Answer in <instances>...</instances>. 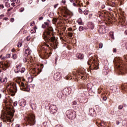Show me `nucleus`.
<instances>
[{"label":"nucleus","instance_id":"nucleus-44","mask_svg":"<svg viewBox=\"0 0 127 127\" xmlns=\"http://www.w3.org/2000/svg\"><path fill=\"white\" fill-rule=\"evenodd\" d=\"M10 21H11V22H13V21H14V18H11Z\"/></svg>","mask_w":127,"mask_h":127},{"label":"nucleus","instance_id":"nucleus-54","mask_svg":"<svg viewBox=\"0 0 127 127\" xmlns=\"http://www.w3.org/2000/svg\"><path fill=\"white\" fill-rule=\"evenodd\" d=\"M3 79L2 78H0V83H3Z\"/></svg>","mask_w":127,"mask_h":127},{"label":"nucleus","instance_id":"nucleus-26","mask_svg":"<svg viewBox=\"0 0 127 127\" xmlns=\"http://www.w3.org/2000/svg\"><path fill=\"white\" fill-rule=\"evenodd\" d=\"M83 13H84V14H85V15H88V14L89 13V12L87 10H85L83 11Z\"/></svg>","mask_w":127,"mask_h":127},{"label":"nucleus","instance_id":"nucleus-9","mask_svg":"<svg viewBox=\"0 0 127 127\" xmlns=\"http://www.w3.org/2000/svg\"><path fill=\"white\" fill-rule=\"evenodd\" d=\"M25 50V55L27 56H28V55H30L31 54V50L29 47H26L24 48Z\"/></svg>","mask_w":127,"mask_h":127},{"label":"nucleus","instance_id":"nucleus-47","mask_svg":"<svg viewBox=\"0 0 127 127\" xmlns=\"http://www.w3.org/2000/svg\"><path fill=\"white\" fill-rule=\"evenodd\" d=\"M72 105H74V106L77 105V102L76 101L72 102Z\"/></svg>","mask_w":127,"mask_h":127},{"label":"nucleus","instance_id":"nucleus-43","mask_svg":"<svg viewBox=\"0 0 127 127\" xmlns=\"http://www.w3.org/2000/svg\"><path fill=\"white\" fill-rule=\"evenodd\" d=\"M2 17H4V14H1L0 15V19H1Z\"/></svg>","mask_w":127,"mask_h":127},{"label":"nucleus","instance_id":"nucleus-29","mask_svg":"<svg viewBox=\"0 0 127 127\" xmlns=\"http://www.w3.org/2000/svg\"><path fill=\"white\" fill-rule=\"evenodd\" d=\"M87 89H91L92 87H91V83H88L87 85Z\"/></svg>","mask_w":127,"mask_h":127},{"label":"nucleus","instance_id":"nucleus-11","mask_svg":"<svg viewBox=\"0 0 127 127\" xmlns=\"http://www.w3.org/2000/svg\"><path fill=\"white\" fill-rule=\"evenodd\" d=\"M52 54V53L50 52L49 53H45L44 55V56L42 57V59H48V58H49L50 57V55Z\"/></svg>","mask_w":127,"mask_h":127},{"label":"nucleus","instance_id":"nucleus-16","mask_svg":"<svg viewBox=\"0 0 127 127\" xmlns=\"http://www.w3.org/2000/svg\"><path fill=\"white\" fill-rule=\"evenodd\" d=\"M89 25H90V28L91 29V30H93L94 29V27H95V26L94 25V23H89Z\"/></svg>","mask_w":127,"mask_h":127},{"label":"nucleus","instance_id":"nucleus-46","mask_svg":"<svg viewBox=\"0 0 127 127\" xmlns=\"http://www.w3.org/2000/svg\"><path fill=\"white\" fill-rule=\"evenodd\" d=\"M120 124H121V122H120V121H116V125L117 126H119V125H120Z\"/></svg>","mask_w":127,"mask_h":127},{"label":"nucleus","instance_id":"nucleus-30","mask_svg":"<svg viewBox=\"0 0 127 127\" xmlns=\"http://www.w3.org/2000/svg\"><path fill=\"white\" fill-rule=\"evenodd\" d=\"M12 58L14 60L16 59V58H17V56H16V54L13 55Z\"/></svg>","mask_w":127,"mask_h":127},{"label":"nucleus","instance_id":"nucleus-15","mask_svg":"<svg viewBox=\"0 0 127 127\" xmlns=\"http://www.w3.org/2000/svg\"><path fill=\"white\" fill-rule=\"evenodd\" d=\"M99 68V64L98 63H94V70H98Z\"/></svg>","mask_w":127,"mask_h":127},{"label":"nucleus","instance_id":"nucleus-38","mask_svg":"<svg viewBox=\"0 0 127 127\" xmlns=\"http://www.w3.org/2000/svg\"><path fill=\"white\" fill-rule=\"evenodd\" d=\"M78 11L79 13H81V14L83 13V10H82V9L80 8H78Z\"/></svg>","mask_w":127,"mask_h":127},{"label":"nucleus","instance_id":"nucleus-50","mask_svg":"<svg viewBox=\"0 0 127 127\" xmlns=\"http://www.w3.org/2000/svg\"><path fill=\"white\" fill-rule=\"evenodd\" d=\"M62 3H64V4H65V3H66V1L65 0H62Z\"/></svg>","mask_w":127,"mask_h":127},{"label":"nucleus","instance_id":"nucleus-59","mask_svg":"<svg viewBox=\"0 0 127 127\" xmlns=\"http://www.w3.org/2000/svg\"><path fill=\"white\" fill-rule=\"evenodd\" d=\"M49 17H51V18H52V17H53V16L51 14H49Z\"/></svg>","mask_w":127,"mask_h":127},{"label":"nucleus","instance_id":"nucleus-17","mask_svg":"<svg viewBox=\"0 0 127 127\" xmlns=\"http://www.w3.org/2000/svg\"><path fill=\"white\" fill-rule=\"evenodd\" d=\"M77 22L78 23V24H79V25H82V19L81 18H79L78 20H77Z\"/></svg>","mask_w":127,"mask_h":127},{"label":"nucleus","instance_id":"nucleus-35","mask_svg":"<svg viewBox=\"0 0 127 127\" xmlns=\"http://www.w3.org/2000/svg\"><path fill=\"white\" fill-rule=\"evenodd\" d=\"M99 47L100 49L103 48V43H100L99 45Z\"/></svg>","mask_w":127,"mask_h":127},{"label":"nucleus","instance_id":"nucleus-63","mask_svg":"<svg viewBox=\"0 0 127 127\" xmlns=\"http://www.w3.org/2000/svg\"><path fill=\"white\" fill-rule=\"evenodd\" d=\"M125 47H126V49L127 50V43L125 45Z\"/></svg>","mask_w":127,"mask_h":127},{"label":"nucleus","instance_id":"nucleus-52","mask_svg":"<svg viewBox=\"0 0 127 127\" xmlns=\"http://www.w3.org/2000/svg\"><path fill=\"white\" fill-rule=\"evenodd\" d=\"M7 122L8 123H11V120L7 119Z\"/></svg>","mask_w":127,"mask_h":127},{"label":"nucleus","instance_id":"nucleus-4","mask_svg":"<svg viewBox=\"0 0 127 127\" xmlns=\"http://www.w3.org/2000/svg\"><path fill=\"white\" fill-rule=\"evenodd\" d=\"M17 83L19 85L20 87H21V90H22V91H25L26 92H29L30 91V89L29 88V86L28 85H24L23 82L20 81H17Z\"/></svg>","mask_w":127,"mask_h":127},{"label":"nucleus","instance_id":"nucleus-60","mask_svg":"<svg viewBox=\"0 0 127 127\" xmlns=\"http://www.w3.org/2000/svg\"><path fill=\"white\" fill-rule=\"evenodd\" d=\"M73 6H77V4L76 3H73Z\"/></svg>","mask_w":127,"mask_h":127},{"label":"nucleus","instance_id":"nucleus-25","mask_svg":"<svg viewBox=\"0 0 127 127\" xmlns=\"http://www.w3.org/2000/svg\"><path fill=\"white\" fill-rule=\"evenodd\" d=\"M123 108H124V106L123 105H120L118 106L119 110H123Z\"/></svg>","mask_w":127,"mask_h":127},{"label":"nucleus","instance_id":"nucleus-36","mask_svg":"<svg viewBox=\"0 0 127 127\" xmlns=\"http://www.w3.org/2000/svg\"><path fill=\"white\" fill-rule=\"evenodd\" d=\"M124 0H119V2L120 3V5L124 4V2H123V1H124Z\"/></svg>","mask_w":127,"mask_h":127},{"label":"nucleus","instance_id":"nucleus-61","mask_svg":"<svg viewBox=\"0 0 127 127\" xmlns=\"http://www.w3.org/2000/svg\"><path fill=\"white\" fill-rule=\"evenodd\" d=\"M117 51V50L116 49H113V52L115 53Z\"/></svg>","mask_w":127,"mask_h":127},{"label":"nucleus","instance_id":"nucleus-24","mask_svg":"<svg viewBox=\"0 0 127 127\" xmlns=\"http://www.w3.org/2000/svg\"><path fill=\"white\" fill-rule=\"evenodd\" d=\"M67 34V35H68V36L70 37H72V36H73V33L72 32H68Z\"/></svg>","mask_w":127,"mask_h":127},{"label":"nucleus","instance_id":"nucleus-5","mask_svg":"<svg viewBox=\"0 0 127 127\" xmlns=\"http://www.w3.org/2000/svg\"><path fill=\"white\" fill-rule=\"evenodd\" d=\"M58 110V109L57 108L56 105H51L49 107L50 113L53 114L54 115L56 114V113H57Z\"/></svg>","mask_w":127,"mask_h":127},{"label":"nucleus","instance_id":"nucleus-12","mask_svg":"<svg viewBox=\"0 0 127 127\" xmlns=\"http://www.w3.org/2000/svg\"><path fill=\"white\" fill-rule=\"evenodd\" d=\"M58 97L60 99H62V100H64V99H65V96H63L62 92H59L58 93Z\"/></svg>","mask_w":127,"mask_h":127},{"label":"nucleus","instance_id":"nucleus-10","mask_svg":"<svg viewBox=\"0 0 127 127\" xmlns=\"http://www.w3.org/2000/svg\"><path fill=\"white\" fill-rule=\"evenodd\" d=\"M15 112V111L13 109H11V108L9 109V111L8 112V114L9 115V116H10V117H11V119H12V118L13 117Z\"/></svg>","mask_w":127,"mask_h":127},{"label":"nucleus","instance_id":"nucleus-64","mask_svg":"<svg viewBox=\"0 0 127 127\" xmlns=\"http://www.w3.org/2000/svg\"><path fill=\"white\" fill-rule=\"evenodd\" d=\"M15 127H19V125H16Z\"/></svg>","mask_w":127,"mask_h":127},{"label":"nucleus","instance_id":"nucleus-49","mask_svg":"<svg viewBox=\"0 0 127 127\" xmlns=\"http://www.w3.org/2000/svg\"><path fill=\"white\" fill-rule=\"evenodd\" d=\"M37 29V27L36 26L34 27V30L35 32H36V30Z\"/></svg>","mask_w":127,"mask_h":127},{"label":"nucleus","instance_id":"nucleus-45","mask_svg":"<svg viewBox=\"0 0 127 127\" xmlns=\"http://www.w3.org/2000/svg\"><path fill=\"white\" fill-rule=\"evenodd\" d=\"M15 2H16V3H19L20 2V0H16L15 1Z\"/></svg>","mask_w":127,"mask_h":127},{"label":"nucleus","instance_id":"nucleus-37","mask_svg":"<svg viewBox=\"0 0 127 127\" xmlns=\"http://www.w3.org/2000/svg\"><path fill=\"white\" fill-rule=\"evenodd\" d=\"M2 66L5 67L6 68H7V67H8V64H2Z\"/></svg>","mask_w":127,"mask_h":127},{"label":"nucleus","instance_id":"nucleus-51","mask_svg":"<svg viewBox=\"0 0 127 127\" xmlns=\"http://www.w3.org/2000/svg\"><path fill=\"white\" fill-rule=\"evenodd\" d=\"M23 61L25 63H26V62H27V59H26V58H24L23 59Z\"/></svg>","mask_w":127,"mask_h":127},{"label":"nucleus","instance_id":"nucleus-19","mask_svg":"<svg viewBox=\"0 0 127 127\" xmlns=\"http://www.w3.org/2000/svg\"><path fill=\"white\" fill-rule=\"evenodd\" d=\"M14 72L16 73V74H18V73H19V72H20V69L19 68H17V69H15L14 70Z\"/></svg>","mask_w":127,"mask_h":127},{"label":"nucleus","instance_id":"nucleus-40","mask_svg":"<svg viewBox=\"0 0 127 127\" xmlns=\"http://www.w3.org/2000/svg\"><path fill=\"white\" fill-rule=\"evenodd\" d=\"M110 35L111 36V38L112 39H115V37H114V34L113 33L110 34Z\"/></svg>","mask_w":127,"mask_h":127},{"label":"nucleus","instance_id":"nucleus-2","mask_svg":"<svg viewBox=\"0 0 127 127\" xmlns=\"http://www.w3.org/2000/svg\"><path fill=\"white\" fill-rule=\"evenodd\" d=\"M27 122L30 126H34L35 125V116L30 114L27 117Z\"/></svg>","mask_w":127,"mask_h":127},{"label":"nucleus","instance_id":"nucleus-20","mask_svg":"<svg viewBox=\"0 0 127 127\" xmlns=\"http://www.w3.org/2000/svg\"><path fill=\"white\" fill-rule=\"evenodd\" d=\"M5 6H6V7H9V6H10V3H9L8 2H5Z\"/></svg>","mask_w":127,"mask_h":127},{"label":"nucleus","instance_id":"nucleus-41","mask_svg":"<svg viewBox=\"0 0 127 127\" xmlns=\"http://www.w3.org/2000/svg\"><path fill=\"white\" fill-rule=\"evenodd\" d=\"M107 97L106 96H104L103 97V101H107Z\"/></svg>","mask_w":127,"mask_h":127},{"label":"nucleus","instance_id":"nucleus-39","mask_svg":"<svg viewBox=\"0 0 127 127\" xmlns=\"http://www.w3.org/2000/svg\"><path fill=\"white\" fill-rule=\"evenodd\" d=\"M14 107H16L17 106V101H15L13 103Z\"/></svg>","mask_w":127,"mask_h":127},{"label":"nucleus","instance_id":"nucleus-31","mask_svg":"<svg viewBox=\"0 0 127 127\" xmlns=\"http://www.w3.org/2000/svg\"><path fill=\"white\" fill-rule=\"evenodd\" d=\"M42 28H46V30H47V27L45 24L42 25Z\"/></svg>","mask_w":127,"mask_h":127},{"label":"nucleus","instance_id":"nucleus-14","mask_svg":"<svg viewBox=\"0 0 127 127\" xmlns=\"http://www.w3.org/2000/svg\"><path fill=\"white\" fill-rule=\"evenodd\" d=\"M76 57L80 60L83 59V58H84V55H83V54H79L77 55Z\"/></svg>","mask_w":127,"mask_h":127},{"label":"nucleus","instance_id":"nucleus-8","mask_svg":"<svg viewBox=\"0 0 127 127\" xmlns=\"http://www.w3.org/2000/svg\"><path fill=\"white\" fill-rule=\"evenodd\" d=\"M61 78H62V76L60 72H57L54 75V78L56 81H60Z\"/></svg>","mask_w":127,"mask_h":127},{"label":"nucleus","instance_id":"nucleus-7","mask_svg":"<svg viewBox=\"0 0 127 127\" xmlns=\"http://www.w3.org/2000/svg\"><path fill=\"white\" fill-rule=\"evenodd\" d=\"M44 24L46 25V26H47V31H44V32H54L53 28L49 26V23L45 22Z\"/></svg>","mask_w":127,"mask_h":127},{"label":"nucleus","instance_id":"nucleus-34","mask_svg":"<svg viewBox=\"0 0 127 127\" xmlns=\"http://www.w3.org/2000/svg\"><path fill=\"white\" fill-rule=\"evenodd\" d=\"M84 27H83V26H80L79 28V31H82Z\"/></svg>","mask_w":127,"mask_h":127},{"label":"nucleus","instance_id":"nucleus-28","mask_svg":"<svg viewBox=\"0 0 127 127\" xmlns=\"http://www.w3.org/2000/svg\"><path fill=\"white\" fill-rule=\"evenodd\" d=\"M92 112H93V113H92ZM89 113H90L91 114H95V112H94L93 109H89Z\"/></svg>","mask_w":127,"mask_h":127},{"label":"nucleus","instance_id":"nucleus-27","mask_svg":"<svg viewBox=\"0 0 127 127\" xmlns=\"http://www.w3.org/2000/svg\"><path fill=\"white\" fill-rule=\"evenodd\" d=\"M19 11L20 12H23V11H24V7H21L20 9H19Z\"/></svg>","mask_w":127,"mask_h":127},{"label":"nucleus","instance_id":"nucleus-48","mask_svg":"<svg viewBox=\"0 0 127 127\" xmlns=\"http://www.w3.org/2000/svg\"><path fill=\"white\" fill-rule=\"evenodd\" d=\"M4 7V6H3V4H0V8H3Z\"/></svg>","mask_w":127,"mask_h":127},{"label":"nucleus","instance_id":"nucleus-18","mask_svg":"<svg viewBox=\"0 0 127 127\" xmlns=\"http://www.w3.org/2000/svg\"><path fill=\"white\" fill-rule=\"evenodd\" d=\"M110 5H111V6L116 7V6H117V4H116V3H115V2H111L110 3Z\"/></svg>","mask_w":127,"mask_h":127},{"label":"nucleus","instance_id":"nucleus-21","mask_svg":"<svg viewBox=\"0 0 127 127\" xmlns=\"http://www.w3.org/2000/svg\"><path fill=\"white\" fill-rule=\"evenodd\" d=\"M15 68H16V69H19V68H21V64H17L16 65Z\"/></svg>","mask_w":127,"mask_h":127},{"label":"nucleus","instance_id":"nucleus-53","mask_svg":"<svg viewBox=\"0 0 127 127\" xmlns=\"http://www.w3.org/2000/svg\"><path fill=\"white\" fill-rule=\"evenodd\" d=\"M101 7L102 9L105 8L106 7V6L104 4L102 5Z\"/></svg>","mask_w":127,"mask_h":127},{"label":"nucleus","instance_id":"nucleus-3","mask_svg":"<svg viewBox=\"0 0 127 127\" xmlns=\"http://www.w3.org/2000/svg\"><path fill=\"white\" fill-rule=\"evenodd\" d=\"M66 115L69 120H74L76 118V112L71 110H67L66 112Z\"/></svg>","mask_w":127,"mask_h":127},{"label":"nucleus","instance_id":"nucleus-1","mask_svg":"<svg viewBox=\"0 0 127 127\" xmlns=\"http://www.w3.org/2000/svg\"><path fill=\"white\" fill-rule=\"evenodd\" d=\"M43 37L44 39H46V40H48V41H50L52 42L51 45H53L55 48L57 47L58 42L56 39V37L54 36V34H53V33L44 32L43 33Z\"/></svg>","mask_w":127,"mask_h":127},{"label":"nucleus","instance_id":"nucleus-13","mask_svg":"<svg viewBox=\"0 0 127 127\" xmlns=\"http://www.w3.org/2000/svg\"><path fill=\"white\" fill-rule=\"evenodd\" d=\"M20 106L21 107H25L26 106V101L25 100L20 102Z\"/></svg>","mask_w":127,"mask_h":127},{"label":"nucleus","instance_id":"nucleus-32","mask_svg":"<svg viewBox=\"0 0 127 127\" xmlns=\"http://www.w3.org/2000/svg\"><path fill=\"white\" fill-rule=\"evenodd\" d=\"M7 82V78L5 77L4 79H3V83H6Z\"/></svg>","mask_w":127,"mask_h":127},{"label":"nucleus","instance_id":"nucleus-62","mask_svg":"<svg viewBox=\"0 0 127 127\" xmlns=\"http://www.w3.org/2000/svg\"><path fill=\"white\" fill-rule=\"evenodd\" d=\"M7 56L8 58H10V54L7 55Z\"/></svg>","mask_w":127,"mask_h":127},{"label":"nucleus","instance_id":"nucleus-42","mask_svg":"<svg viewBox=\"0 0 127 127\" xmlns=\"http://www.w3.org/2000/svg\"><path fill=\"white\" fill-rule=\"evenodd\" d=\"M30 87L32 88V89H34V84H30Z\"/></svg>","mask_w":127,"mask_h":127},{"label":"nucleus","instance_id":"nucleus-23","mask_svg":"<svg viewBox=\"0 0 127 127\" xmlns=\"http://www.w3.org/2000/svg\"><path fill=\"white\" fill-rule=\"evenodd\" d=\"M22 46V43L20 42H18L17 45V46L18 48L21 47Z\"/></svg>","mask_w":127,"mask_h":127},{"label":"nucleus","instance_id":"nucleus-33","mask_svg":"<svg viewBox=\"0 0 127 127\" xmlns=\"http://www.w3.org/2000/svg\"><path fill=\"white\" fill-rule=\"evenodd\" d=\"M11 93H12L11 96H12V97H13V96H14V95H15V93H16V91L14 92L13 90H11Z\"/></svg>","mask_w":127,"mask_h":127},{"label":"nucleus","instance_id":"nucleus-56","mask_svg":"<svg viewBox=\"0 0 127 127\" xmlns=\"http://www.w3.org/2000/svg\"><path fill=\"white\" fill-rule=\"evenodd\" d=\"M39 19L40 20H42V19H43V17L41 16V17H39Z\"/></svg>","mask_w":127,"mask_h":127},{"label":"nucleus","instance_id":"nucleus-57","mask_svg":"<svg viewBox=\"0 0 127 127\" xmlns=\"http://www.w3.org/2000/svg\"><path fill=\"white\" fill-rule=\"evenodd\" d=\"M58 5V4H55L54 6V8H56V7H57Z\"/></svg>","mask_w":127,"mask_h":127},{"label":"nucleus","instance_id":"nucleus-55","mask_svg":"<svg viewBox=\"0 0 127 127\" xmlns=\"http://www.w3.org/2000/svg\"><path fill=\"white\" fill-rule=\"evenodd\" d=\"M30 40V38L29 37H27V41H29Z\"/></svg>","mask_w":127,"mask_h":127},{"label":"nucleus","instance_id":"nucleus-22","mask_svg":"<svg viewBox=\"0 0 127 127\" xmlns=\"http://www.w3.org/2000/svg\"><path fill=\"white\" fill-rule=\"evenodd\" d=\"M25 71V68L24 67H22L21 70H20V72L21 73H24Z\"/></svg>","mask_w":127,"mask_h":127},{"label":"nucleus","instance_id":"nucleus-6","mask_svg":"<svg viewBox=\"0 0 127 127\" xmlns=\"http://www.w3.org/2000/svg\"><path fill=\"white\" fill-rule=\"evenodd\" d=\"M117 67L122 75L127 73V69L123 67V65H122L121 63L117 64Z\"/></svg>","mask_w":127,"mask_h":127},{"label":"nucleus","instance_id":"nucleus-58","mask_svg":"<svg viewBox=\"0 0 127 127\" xmlns=\"http://www.w3.org/2000/svg\"><path fill=\"white\" fill-rule=\"evenodd\" d=\"M15 4V3L13 2L11 4V5H12V6H15V5H14Z\"/></svg>","mask_w":127,"mask_h":127}]
</instances>
